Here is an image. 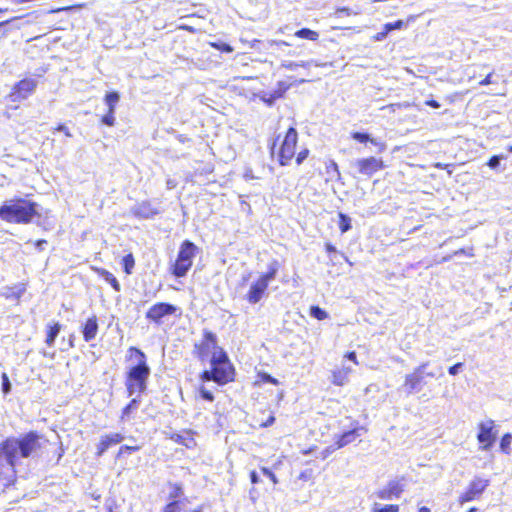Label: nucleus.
<instances>
[{"instance_id":"obj_30","label":"nucleus","mask_w":512,"mask_h":512,"mask_svg":"<svg viewBox=\"0 0 512 512\" xmlns=\"http://www.w3.org/2000/svg\"><path fill=\"white\" fill-rule=\"evenodd\" d=\"M120 95L116 91L106 93L104 96V102L108 106V109L115 110L117 103L119 102Z\"/></svg>"},{"instance_id":"obj_10","label":"nucleus","mask_w":512,"mask_h":512,"mask_svg":"<svg viewBox=\"0 0 512 512\" xmlns=\"http://www.w3.org/2000/svg\"><path fill=\"white\" fill-rule=\"evenodd\" d=\"M37 81L34 78L26 77L16 82L9 94L8 99L11 102H21L30 97L37 88Z\"/></svg>"},{"instance_id":"obj_2","label":"nucleus","mask_w":512,"mask_h":512,"mask_svg":"<svg viewBox=\"0 0 512 512\" xmlns=\"http://www.w3.org/2000/svg\"><path fill=\"white\" fill-rule=\"evenodd\" d=\"M192 353L198 361H209L210 364L208 369L200 372V381L225 386L236 380V368L225 349L219 346L213 331L203 330L201 339L193 345Z\"/></svg>"},{"instance_id":"obj_47","label":"nucleus","mask_w":512,"mask_h":512,"mask_svg":"<svg viewBox=\"0 0 512 512\" xmlns=\"http://www.w3.org/2000/svg\"><path fill=\"white\" fill-rule=\"evenodd\" d=\"M463 366L462 362H458L452 366L449 367L448 373L452 376H455L458 373L459 368Z\"/></svg>"},{"instance_id":"obj_32","label":"nucleus","mask_w":512,"mask_h":512,"mask_svg":"<svg viewBox=\"0 0 512 512\" xmlns=\"http://www.w3.org/2000/svg\"><path fill=\"white\" fill-rule=\"evenodd\" d=\"M141 449L140 445H121L115 455L116 459L122 458L126 454H132L134 452H137Z\"/></svg>"},{"instance_id":"obj_48","label":"nucleus","mask_w":512,"mask_h":512,"mask_svg":"<svg viewBox=\"0 0 512 512\" xmlns=\"http://www.w3.org/2000/svg\"><path fill=\"white\" fill-rule=\"evenodd\" d=\"M492 75H493V72H490L488 73L485 78H483L480 82H479V85L480 86H487V85H490L492 83Z\"/></svg>"},{"instance_id":"obj_41","label":"nucleus","mask_w":512,"mask_h":512,"mask_svg":"<svg viewBox=\"0 0 512 512\" xmlns=\"http://www.w3.org/2000/svg\"><path fill=\"white\" fill-rule=\"evenodd\" d=\"M386 31L391 32L392 30H398V29H402L404 27V21L402 20H397L395 22H392V23H386L384 25Z\"/></svg>"},{"instance_id":"obj_50","label":"nucleus","mask_w":512,"mask_h":512,"mask_svg":"<svg viewBox=\"0 0 512 512\" xmlns=\"http://www.w3.org/2000/svg\"><path fill=\"white\" fill-rule=\"evenodd\" d=\"M324 249H325V251H326L328 254H332V253H336V252H337L336 247H335L332 243H330V242H326V243L324 244Z\"/></svg>"},{"instance_id":"obj_58","label":"nucleus","mask_w":512,"mask_h":512,"mask_svg":"<svg viewBox=\"0 0 512 512\" xmlns=\"http://www.w3.org/2000/svg\"><path fill=\"white\" fill-rule=\"evenodd\" d=\"M417 512H431L430 511V508L426 507V506H422L418 509Z\"/></svg>"},{"instance_id":"obj_31","label":"nucleus","mask_w":512,"mask_h":512,"mask_svg":"<svg viewBox=\"0 0 512 512\" xmlns=\"http://www.w3.org/2000/svg\"><path fill=\"white\" fill-rule=\"evenodd\" d=\"M121 264H122V267H123L124 272H125L127 275L132 274V271H133L134 266H135V258H134V256H133V254H132V253H128V254H126V255L122 258Z\"/></svg>"},{"instance_id":"obj_26","label":"nucleus","mask_w":512,"mask_h":512,"mask_svg":"<svg viewBox=\"0 0 512 512\" xmlns=\"http://www.w3.org/2000/svg\"><path fill=\"white\" fill-rule=\"evenodd\" d=\"M279 266L280 265H279L278 261H276V260L272 261L269 264L267 271L260 274L259 278L269 286L271 280H273L276 277Z\"/></svg>"},{"instance_id":"obj_39","label":"nucleus","mask_w":512,"mask_h":512,"mask_svg":"<svg viewBox=\"0 0 512 512\" xmlns=\"http://www.w3.org/2000/svg\"><path fill=\"white\" fill-rule=\"evenodd\" d=\"M398 504H387L380 508H373L372 512H399Z\"/></svg>"},{"instance_id":"obj_12","label":"nucleus","mask_w":512,"mask_h":512,"mask_svg":"<svg viewBox=\"0 0 512 512\" xmlns=\"http://www.w3.org/2000/svg\"><path fill=\"white\" fill-rule=\"evenodd\" d=\"M478 429L477 440L480 444V449L484 451L490 450L497 437L494 421L481 422L478 424Z\"/></svg>"},{"instance_id":"obj_22","label":"nucleus","mask_w":512,"mask_h":512,"mask_svg":"<svg viewBox=\"0 0 512 512\" xmlns=\"http://www.w3.org/2000/svg\"><path fill=\"white\" fill-rule=\"evenodd\" d=\"M350 137L361 144L371 143L377 148L378 152H384L386 150L385 142L377 141L366 132L354 131L350 134Z\"/></svg>"},{"instance_id":"obj_34","label":"nucleus","mask_w":512,"mask_h":512,"mask_svg":"<svg viewBox=\"0 0 512 512\" xmlns=\"http://www.w3.org/2000/svg\"><path fill=\"white\" fill-rule=\"evenodd\" d=\"M512 443V435L510 433H505L500 440V449L503 453H510V445Z\"/></svg>"},{"instance_id":"obj_33","label":"nucleus","mask_w":512,"mask_h":512,"mask_svg":"<svg viewBox=\"0 0 512 512\" xmlns=\"http://www.w3.org/2000/svg\"><path fill=\"white\" fill-rule=\"evenodd\" d=\"M338 225H339V229L341 231V233H345L347 231H349L351 229V218L340 212L338 214Z\"/></svg>"},{"instance_id":"obj_11","label":"nucleus","mask_w":512,"mask_h":512,"mask_svg":"<svg viewBox=\"0 0 512 512\" xmlns=\"http://www.w3.org/2000/svg\"><path fill=\"white\" fill-rule=\"evenodd\" d=\"M303 82V78H297L296 76H286L284 79L277 82L276 87L272 92L264 93L261 99L268 104H272L277 99L282 98L292 86Z\"/></svg>"},{"instance_id":"obj_35","label":"nucleus","mask_w":512,"mask_h":512,"mask_svg":"<svg viewBox=\"0 0 512 512\" xmlns=\"http://www.w3.org/2000/svg\"><path fill=\"white\" fill-rule=\"evenodd\" d=\"M310 315L320 321L328 317L327 312L317 305L310 307Z\"/></svg>"},{"instance_id":"obj_6","label":"nucleus","mask_w":512,"mask_h":512,"mask_svg":"<svg viewBox=\"0 0 512 512\" xmlns=\"http://www.w3.org/2000/svg\"><path fill=\"white\" fill-rule=\"evenodd\" d=\"M199 252L198 246L190 240H184L179 246L175 260L169 266V272L176 278H183L193 267Z\"/></svg>"},{"instance_id":"obj_15","label":"nucleus","mask_w":512,"mask_h":512,"mask_svg":"<svg viewBox=\"0 0 512 512\" xmlns=\"http://www.w3.org/2000/svg\"><path fill=\"white\" fill-rule=\"evenodd\" d=\"M427 363L419 365L414 371L405 376L404 387L408 393L419 391L425 384L424 381V369L427 367Z\"/></svg>"},{"instance_id":"obj_45","label":"nucleus","mask_w":512,"mask_h":512,"mask_svg":"<svg viewBox=\"0 0 512 512\" xmlns=\"http://www.w3.org/2000/svg\"><path fill=\"white\" fill-rule=\"evenodd\" d=\"M53 130L57 132H62L66 137H72L69 128L65 124L60 123Z\"/></svg>"},{"instance_id":"obj_60","label":"nucleus","mask_w":512,"mask_h":512,"mask_svg":"<svg viewBox=\"0 0 512 512\" xmlns=\"http://www.w3.org/2000/svg\"><path fill=\"white\" fill-rule=\"evenodd\" d=\"M7 11H8V9H7V8H0V14H2V13H6Z\"/></svg>"},{"instance_id":"obj_63","label":"nucleus","mask_w":512,"mask_h":512,"mask_svg":"<svg viewBox=\"0 0 512 512\" xmlns=\"http://www.w3.org/2000/svg\"><path fill=\"white\" fill-rule=\"evenodd\" d=\"M507 150L512 153V145L508 146Z\"/></svg>"},{"instance_id":"obj_28","label":"nucleus","mask_w":512,"mask_h":512,"mask_svg":"<svg viewBox=\"0 0 512 512\" xmlns=\"http://www.w3.org/2000/svg\"><path fill=\"white\" fill-rule=\"evenodd\" d=\"M295 37L300 39H306L310 41H317L319 39V33L309 28H301L294 33Z\"/></svg>"},{"instance_id":"obj_46","label":"nucleus","mask_w":512,"mask_h":512,"mask_svg":"<svg viewBox=\"0 0 512 512\" xmlns=\"http://www.w3.org/2000/svg\"><path fill=\"white\" fill-rule=\"evenodd\" d=\"M345 358L352 361L355 365H359L357 355L355 351H349L344 355Z\"/></svg>"},{"instance_id":"obj_53","label":"nucleus","mask_w":512,"mask_h":512,"mask_svg":"<svg viewBox=\"0 0 512 512\" xmlns=\"http://www.w3.org/2000/svg\"><path fill=\"white\" fill-rule=\"evenodd\" d=\"M275 422V417L274 415H270L267 420L263 423L260 424L261 427H269L271 426L273 423Z\"/></svg>"},{"instance_id":"obj_18","label":"nucleus","mask_w":512,"mask_h":512,"mask_svg":"<svg viewBox=\"0 0 512 512\" xmlns=\"http://www.w3.org/2000/svg\"><path fill=\"white\" fill-rule=\"evenodd\" d=\"M404 492V485L401 480H392L385 487L376 492V496L381 500L398 499Z\"/></svg>"},{"instance_id":"obj_20","label":"nucleus","mask_w":512,"mask_h":512,"mask_svg":"<svg viewBox=\"0 0 512 512\" xmlns=\"http://www.w3.org/2000/svg\"><path fill=\"white\" fill-rule=\"evenodd\" d=\"M99 330L98 317L92 315L88 317L81 326V332L85 342L94 340Z\"/></svg>"},{"instance_id":"obj_59","label":"nucleus","mask_w":512,"mask_h":512,"mask_svg":"<svg viewBox=\"0 0 512 512\" xmlns=\"http://www.w3.org/2000/svg\"><path fill=\"white\" fill-rule=\"evenodd\" d=\"M13 19H14V18L0 22V27H2V26H4V25H6V24H8V23H10Z\"/></svg>"},{"instance_id":"obj_14","label":"nucleus","mask_w":512,"mask_h":512,"mask_svg":"<svg viewBox=\"0 0 512 512\" xmlns=\"http://www.w3.org/2000/svg\"><path fill=\"white\" fill-rule=\"evenodd\" d=\"M361 431H366L362 426L355 427L351 430L345 431L340 435H337L334 442L333 449L327 448L322 452V458H326L332 451L341 449L346 445L354 442L359 436Z\"/></svg>"},{"instance_id":"obj_24","label":"nucleus","mask_w":512,"mask_h":512,"mask_svg":"<svg viewBox=\"0 0 512 512\" xmlns=\"http://www.w3.org/2000/svg\"><path fill=\"white\" fill-rule=\"evenodd\" d=\"M62 329V325L58 321L50 322L46 325V338L45 344L48 347H52L55 343V340Z\"/></svg>"},{"instance_id":"obj_56","label":"nucleus","mask_w":512,"mask_h":512,"mask_svg":"<svg viewBox=\"0 0 512 512\" xmlns=\"http://www.w3.org/2000/svg\"><path fill=\"white\" fill-rule=\"evenodd\" d=\"M46 243H47V242H46V240H44V239H40V240H37V241H36L35 245H36L37 247H41L43 244H46Z\"/></svg>"},{"instance_id":"obj_49","label":"nucleus","mask_w":512,"mask_h":512,"mask_svg":"<svg viewBox=\"0 0 512 512\" xmlns=\"http://www.w3.org/2000/svg\"><path fill=\"white\" fill-rule=\"evenodd\" d=\"M425 105L426 106H429L431 108H434V109H438L440 108V103L437 101V100H434V99H428L425 101Z\"/></svg>"},{"instance_id":"obj_8","label":"nucleus","mask_w":512,"mask_h":512,"mask_svg":"<svg viewBox=\"0 0 512 512\" xmlns=\"http://www.w3.org/2000/svg\"><path fill=\"white\" fill-rule=\"evenodd\" d=\"M355 171L358 175L367 178L386 168L385 161L380 157L367 156L359 158L354 163Z\"/></svg>"},{"instance_id":"obj_57","label":"nucleus","mask_w":512,"mask_h":512,"mask_svg":"<svg viewBox=\"0 0 512 512\" xmlns=\"http://www.w3.org/2000/svg\"><path fill=\"white\" fill-rule=\"evenodd\" d=\"M330 166L339 174V169L336 162L332 161Z\"/></svg>"},{"instance_id":"obj_16","label":"nucleus","mask_w":512,"mask_h":512,"mask_svg":"<svg viewBox=\"0 0 512 512\" xmlns=\"http://www.w3.org/2000/svg\"><path fill=\"white\" fill-rule=\"evenodd\" d=\"M124 440L120 432L103 434L96 444L95 456H103L111 447L120 444Z\"/></svg>"},{"instance_id":"obj_54","label":"nucleus","mask_w":512,"mask_h":512,"mask_svg":"<svg viewBox=\"0 0 512 512\" xmlns=\"http://www.w3.org/2000/svg\"><path fill=\"white\" fill-rule=\"evenodd\" d=\"M435 168L437 169H441V170H447L448 171V174H451L452 171L451 170H448V168L450 167V164H446V163H436L434 165Z\"/></svg>"},{"instance_id":"obj_7","label":"nucleus","mask_w":512,"mask_h":512,"mask_svg":"<svg viewBox=\"0 0 512 512\" xmlns=\"http://www.w3.org/2000/svg\"><path fill=\"white\" fill-rule=\"evenodd\" d=\"M169 502L164 505L161 512H204L203 505H199L194 509H187L190 503L189 499L184 496V489L181 483L169 482Z\"/></svg>"},{"instance_id":"obj_55","label":"nucleus","mask_w":512,"mask_h":512,"mask_svg":"<svg viewBox=\"0 0 512 512\" xmlns=\"http://www.w3.org/2000/svg\"><path fill=\"white\" fill-rule=\"evenodd\" d=\"M249 475L252 484H257L259 482V477L255 470H252Z\"/></svg>"},{"instance_id":"obj_52","label":"nucleus","mask_w":512,"mask_h":512,"mask_svg":"<svg viewBox=\"0 0 512 512\" xmlns=\"http://www.w3.org/2000/svg\"><path fill=\"white\" fill-rule=\"evenodd\" d=\"M388 35V31H386L385 27L383 26V30L381 32H378L375 36H374V39L376 41H381L383 40L386 36Z\"/></svg>"},{"instance_id":"obj_19","label":"nucleus","mask_w":512,"mask_h":512,"mask_svg":"<svg viewBox=\"0 0 512 512\" xmlns=\"http://www.w3.org/2000/svg\"><path fill=\"white\" fill-rule=\"evenodd\" d=\"M158 213V209L148 200L136 204L131 210V214L137 219H150Z\"/></svg>"},{"instance_id":"obj_36","label":"nucleus","mask_w":512,"mask_h":512,"mask_svg":"<svg viewBox=\"0 0 512 512\" xmlns=\"http://www.w3.org/2000/svg\"><path fill=\"white\" fill-rule=\"evenodd\" d=\"M197 392H198L200 398L205 401L213 402L215 400L213 393L203 385H200L198 387Z\"/></svg>"},{"instance_id":"obj_5","label":"nucleus","mask_w":512,"mask_h":512,"mask_svg":"<svg viewBox=\"0 0 512 512\" xmlns=\"http://www.w3.org/2000/svg\"><path fill=\"white\" fill-rule=\"evenodd\" d=\"M38 204L25 197H14L0 205V218L10 224H29L39 218Z\"/></svg>"},{"instance_id":"obj_4","label":"nucleus","mask_w":512,"mask_h":512,"mask_svg":"<svg viewBox=\"0 0 512 512\" xmlns=\"http://www.w3.org/2000/svg\"><path fill=\"white\" fill-rule=\"evenodd\" d=\"M298 140V131L292 126L285 133L275 137L270 151L276 156L280 166H288L293 160L299 166L310 156V149L306 146L301 147L297 152Z\"/></svg>"},{"instance_id":"obj_40","label":"nucleus","mask_w":512,"mask_h":512,"mask_svg":"<svg viewBox=\"0 0 512 512\" xmlns=\"http://www.w3.org/2000/svg\"><path fill=\"white\" fill-rule=\"evenodd\" d=\"M2 379V391L6 395L11 391V384L7 373L3 372L1 375Z\"/></svg>"},{"instance_id":"obj_23","label":"nucleus","mask_w":512,"mask_h":512,"mask_svg":"<svg viewBox=\"0 0 512 512\" xmlns=\"http://www.w3.org/2000/svg\"><path fill=\"white\" fill-rule=\"evenodd\" d=\"M352 373L350 367L337 368L331 372V383L335 386L342 387L349 381V375Z\"/></svg>"},{"instance_id":"obj_21","label":"nucleus","mask_w":512,"mask_h":512,"mask_svg":"<svg viewBox=\"0 0 512 512\" xmlns=\"http://www.w3.org/2000/svg\"><path fill=\"white\" fill-rule=\"evenodd\" d=\"M169 438L176 444L182 445L188 449L196 446L194 433L191 430H184L181 433H172Z\"/></svg>"},{"instance_id":"obj_38","label":"nucleus","mask_w":512,"mask_h":512,"mask_svg":"<svg viewBox=\"0 0 512 512\" xmlns=\"http://www.w3.org/2000/svg\"><path fill=\"white\" fill-rule=\"evenodd\" d=\"M101 123L111 127L115 124V110L108 109L107 112L101 117Z\"/></svg>"},{"instance_id":"obj_42","label":"nucleus","mask_w":512,"mask_h":512,"mask_svg":"<svg viewBox=\"0 0 512 512\" xmlns=\"http://www.w3.org/2000/svg\"><path fill=\"white\" fill-rule=\"evenodd\" d=\"M261 472H262L265 476H267V477L270 479V481H271L274 485H277V484H278V478H277V476H276V475H275V473H274V472H272L269 468H267V467H262V468H261Z\"/></svg>"},{"instance_id":"obj_13","label":"nucleus","mask_w":512,"mask_h":512,"mask_svg":"<svg viewBox=\"0 0 512 512\" xmlns=\"http://www.w3.org/2000/svg\"><path fill=\"white\" fill-rule=\"evenodd\" d=\"M177 306L167 302H157L153 304L146 312L145 317L152 323L161 324L166 316L174 315L177 312Z\"/></svg>"},{"instance_id":"obj_1","label":"nucleus","mask_w":512,"mask_h":512,"mask_svg":"<svg viewBox=\"0 0 512 512\" xmlns=\"http://www.w3.org/2000/svg\"><path fill=\"white\" fill-rule=\"evenodd\" d=\"M51 443L36 430H30L20 437H7L0 442V495L17 483V463L20 458H29L34 454L46 455L47 445Z\"/></svg>"},{"instance_id":"obj_3","label":"nucleus","mask_w":512,"mask_h":512,"mask_svg":"<svg viewBox=\"0 0 512 512\" xmlns=\"http://www.w3.org/2000/svg\"><path fill=\"white\" fill-rule=\"evenodd\" d=\"M125 361L129 363L124 375L127 395L144 393L151 373L146 354L138 347L131 346L127 349Z\"/></svg>"},{"instance_id":"obj_25","label":"nucleus","mask_w":512,"mask_h":512,"mask_svg":"<svg viewBox=\"0 0 512 512\" xmlns=\"http://www.w3.org/2000/svg\"><path fill=\"white\" fill-rule=\"evenodd\" d=\"M94 272L111 285L115 292L121 291V285L117 278L108 270L101 267H93Z\"/></svg>"},{"instance_id":"obj_44","label":"nucleus","mask_w":512,"mask_h":512,"mask_svg":"<svg viewBox=\"0 0 512 512\" xmlns=\"http://www.w3.org/2000/svg\"><path fill=\"white\" fill-rule=\"evenodd\" d=\"M502 159V156H499V155H493L492 157H490V159L488 160L487 162V165L491 168V169H495L499 166V163H500V160Z\"/></svg>"},{"instance_id":"obj_61","label":"nucleus","mask_w":512,"mask_h":512,"mask_svg":"<svg viewBox=\"0 0 512 512\" xmlns=\"http://www.w3.org/2000/svg\"><path fill=\"white\" fill-rule=\"evenodd\" d=\"M476 507H471L467 512H476Z\"/></svg>"},{"instance_id":"obj_27","label":"nucleus","mask_w":512,"mask_h":512,"mask_svg":"<svg viewBox=\"0 0 512 512\" xmlns=\"http://www.w3.org/2000/svg\"><path fill=\"white\" fill-rule=\"evenodd\" d=\"M139 403L138 398H132L121 410L120 419L123 421L129 418L130 414L138 409Z\"/></svg>"},{"instance_id":"obj_17","label":"nucleus","mask_w":512,"mask_h":512,"mask_svg":"<svg viewBox=\"0 0 512 512\" xmlns=\"http://www.w3.org/2000/svg\"><path fill=\"white\" fill-rule=\"evenodd\" d=\"M268 287L269 286L258 277L250 285L247 293L245 294V300L249 304H257L266 296Z\"/></svg>"},{"instance_id":"obj_62","label":"nucleus","mask_w":512,"mask_h":512,"mask_svg":"<svg viewBox=\"0 0 512 512\" xmlns=\"http://www.w3.org/2000/svg\"><path fill=\"white\" fill-rule=\"evenodd\" d=\"M181 28H182V29H185V30H191V28H190V27H188V26H182Z\"/></svg>"},{"instance_id":"obj_51","label":"nucleus","mask_w":512,"mask_h":512,"mask_svg":"<svg viewBox=\"0 0 512 512\" xmlns=\"http://www.w3.org/2000/svg\"><path fill=\"white\" fill-rule=\"evenodd\" d=\"M63 455H64V449L62 448V444L59 443L57 452L55 453V455L52 458H55L56 461L58 462L62 458Z\"/></svg>"},{"instance_id":"obj_9","label":"nucleus","mask_w":512,"mask_h":512,"mask_svg":"<svg viewBox=\"0 0 512 512\" xmlns=\"http://www.w3.org/2000/svg\"><path fill=\"white\" fill-rule=\"evenodd\" d=\"M490 485L488 478L476 476L468 484L467 488L458 497V503L464 504L480 499L487 487Z\"/></svg>"},{"instance_id":"obj_37","label":"nucleus","mask_w":512,"mask_h":512,"mask_svg":"<svg viewBox=\"0 0 512 512\" xmlns=\"http://www.w3.org/2000/svg\"><path fill=\"white\" fill-rule=\"evenodd\" d=\"M210 46L222 53H231L234 51L231 45L224 42H211Z\"/></svg>"},{"instance_id":"obj_43","label":"nucleus","mask_w":512,"mask_h":512,"mask_svg":"<svg viewBox=\"0 0 512 512\" xmlns=\"http://www.w3.org/2000/svg\"><path fill=\"white\" fill-rule=\"evenodd\" d=\"M298 67H306V64L304 63H295V62H287L282 63L280 68H285L288 70H296Z\"/></svg>"},{"instance_id":"obj_29","label":"nucleus","mask_w":512,"mask_h":512,"mask_svg":"<svg viewBox=\"0 0 512 512\" xmlns=\"http://www.w3.org/2000/svg\"><path fill=\"white\" fill-rule=\"evenodd\" d=\"M264 383H270L275 386L279 385V381L275 377H273L270 374L263 372V371L258 372L257 376H256L255 385H261Z\"/></svg>"},{"instance_id":"obj_64","label":"nucleus","mask_w":512,"mask_h":512,"mask_svg":"<svg viewBox=\"0 0 512 512\" xmlns=\"http://www.w3.org/2000/svg\"><path fill=\"white\" fill-rule=\"evenodd\" d=\"M108 512H113V510H112V509H109V511H108Z\"/></svg>"}]
</instances>
